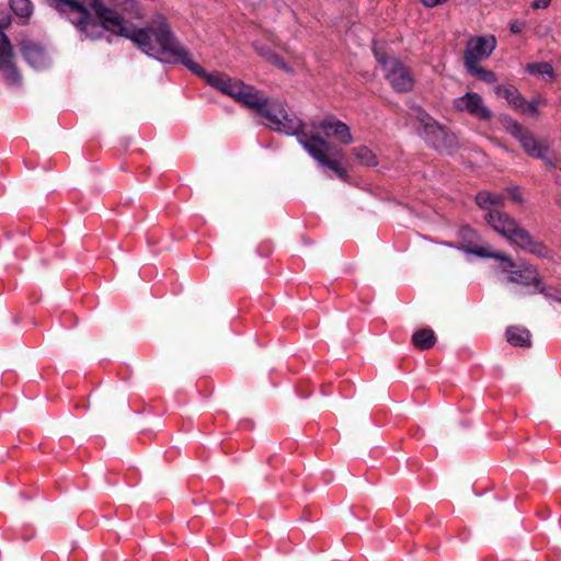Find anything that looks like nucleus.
Returning a JSON list of instances; mask_svg holds the SVG:
<instances>
[{"label": "nucleus", "mask_w": 561, "mask_h": 561, "mask_svg": "<svg viewBox=\"0 0 561 561\" xmlns=\"http://www.w3.org/2000/svg\"><path fill=\"white\" fill-rule=\"evenodd\" d=\"M54 7L70 14V21L87 38L98 39L104 31L118 34L134 42L145 54L156 58L159 50L158 33L169 26L165 20L144 28H129L124 18L101 0H51Z\"/></svg>", "instance_id": "1"}, {"label": "nucleus", "mask_w": 561, "mask_h": 561, "mask_svg": "<svg viewBox=\"0 0 561 561\" xmlns=\"http://www.w3.org/2000/svg\"><path fill=\"white\" fill-rule=\"evenodd\" d=\"M157 36L159 43V50L156 56L157 59L163 62L183 64L193 73L204 78L210 87L232 98L240 80L232 79L228 75L219 71L206 72L199 65L192 60L188 51L176 42L170 26H163Z\"/></svg>", "instance_id": "2"}, {"label": "nucleus", "mask_w": 561, "mask_h": 561, "mask_svg": "<svg viewBox=\"0 0 561 561\" xmlns=\"http://www.w3.org/2000/svg\"><path fill=\"white\" fill-rule=\"evenodd\" d=\"M485 220L494 231L506 238L511 243L534 255H547V247L536 240L528 230L523 228L508 214L502 210H490L485 215Z\"/></svg>", "instance_id": "3"}, {"label": "nucleus", "mask_w": 561, "mask_h": 561, "mask_svg": "<svg viewBox=\"0 0 561 561\" xmlns=\"http://www.w3.org/2000/svg\"><path fill=\"white\" fill-rule=\"evenodd\" d=\"M466 251L480 257H493L503 262L505 265L502 266V270L508 273L507 279L510 283L533 286L537 293L548 296L542 278L535 265L523 263L517 270H513L516 263L508 255L493 251L489 247H471L466 249Z\"/></svg>", "instance_id": "4"}, {"label": "nucleus", "mask_w": 561, "mask_h": 561, "mask_svg": "<svg viewBox=\"0 0 561 561\" xmlns=\"http://www.w3.org/2000/svg\"><path fill=\"white\" fill-rule=\"evenodd\" d=\"M378 62L385 72L392 89L398 93H408L413 90L415 80L411 70L394 57L375 53Z\"/></svg>", "instance_id": "5"}, {"label": "nucleus", "mask_w": 561, "mask_h": 561, "mask_svg": "<svg viewBox=\"0 0 561 561\" xmlns=\"http://www.w3.org/2000/svg\"><path fill=\"white\" fill-rule=\"evenodd\" d=\"M302 147L320 165L332 170L341 180H347V171L341 165L340 160L329 157V152L332 150L335 156H341V150L334 149L333 145L322 137L310 140L302 136Z\"/></svg>", "instance_id": "6"}, {"label": "nucleus", "mask_w": 561, "mask_h": 561, "mask_svg": "<svg viewBox=\"0 0 561 561\" xmlns=\"http://www.w3.org/2000/svg\"><path fill=\"white\" fill-rule=\"evenodd\" d=\"M507 131L515 137L524 151L531 158L541 159L549 167H554L553 161L547 157L549 144L547 140L537 139L528 129L514 119H510L506 125Z\"/></svg>", "instance_id": "7"}, {"label": "nucleus", "mask_w": 561, "mask_h": 561, "mask_svg": "<svg viewBox=\"0 0 561 561\" xmlns=\"http://www.w3.org/2000/svg\"><path fill=\"white\" fill-rule=\"evenodd\" d=\"M425 140L437 151L450 153L458 145L457 138L427 114L420 117Z\"/></svg>", "instance_id": "8"}, {"label": "nucleus", "mask_w": 561, "mask_h": 561, "mask_svg": "<svg viewBox=\"0 0 561 561\" xmlns=\"http://www.w3.org/2000/svg\"><path fill=\"white\" fill-rule=\"evenodd\" d=\"M454 106L459 112H466L480 121H490L492 111L485 105L482 96L476 92H467L454 100Z\"/></svg>", "instance_id": "9"}, {"label": "nucleus", "mask_w": 561, "mask_h": 561, "mask_svg": "<svg viewBox=\"0 0 561 561\" xmlns=\"http://www.w3.org/2000/svg\"><path fill=\"white\" fill-rule=\"evenodd\" d=\"M311 127L313 130H322L325 137H334L342 145L347 146L353 142V136L348 125L333 115L320 122H312Z\"/></svg>", "instance_id": "10"}, {"label": "nucleus", "mask_w": 561, "mask_h": 561, "mask_svg": "<svg viewBox=\"0 0 561 561\" xmlns=\"http://www.w3.org/2000/svg\"><path fill=\"white\" fill-rule=\"evenodd\" d=\"M495 47L496 39L493 35L471 37L465 50L463 61L465 64H474L486 59Z\"/></svg>", "instance_id": "11"}, {"label": "nucleus", "mask_w": 561, "mask_h": 561, "mask_svg": "<svg viewBox=\"0 0 561 561\" xmlns=\"http://www.w3.org/2000/svg\"><path fill=\"white\" fill-rule=\"evenodd\" d=\"M0 71L11 84H18L21 76L13 62V47L8 36L0 30Z\"/></svg>", "instance_id": "12"}, {"label": "nucleus", "mask_w": 561, "mask_h": 561, "mask_svg": "<svg viewBox=\"0 0 561 561\" xmlns=\"http://www.w3.org/2000/svg\"><path fill=\"white\" fill-rule=\"evenodd\" d=\"M232 99L257 114L268 98L253 85H249L240 81Z\"/></svg>", "instance_id": "13"}, {"label": "nucleus", "mask_w": 561, "mask_h": 561, "mask_svg": "<svg viewBox=\"0 0 561 561\" xmlns=\"http://www.w3.org/2000/svg\"><path fill=\"white\" fill-rule=\"evenodd\" d=\"M304 129H305V123L301 119H299L298 117L289 116L285 110L282 114V118L279 121V126L275 127L274 130L282 131L287 135L297 136V139L301 146H302V141H304L302 136L310 140L313 138H320L319 135L306 133Z\"/></svg>", "instance_id": "14"}, {"label": "nucleus", "mask_w": 561, "mask_h": 561, "mask_svg": "<svg viewBox=\"0 0 561 561\" xmlns=\"http://www.w3.org/2000/svg\"><path fill=\"white\" fill-rule=\"evenodd\" d=\"M21 49L25 60L33 68L42 69L47 66L48 57L41 46L34 43L23 42Z\"/></svg>", "instance_id": "15"}, {"label": "nucleus", "mask_w": 561, "mask_h": 561, "mask_svg": "<svg viewBox=\"0 0 561 561\" xmlns=\"http://www.w3.org/2000/svg\"><path fill=\"white\" fill-rule=\"evenodd\" d=\"M284 111L285 107L282 102L267 99L264 106H262L257 112V115L264 117L267 121L266 125L274 130L275 127L279 126V121Z\"/></svg>", "instance_id": "16"}, {"label": "nucleus", "mask_w": 561, "mask_h": 561, "mask_svg": "<svg viewBox=\"0 0 561 561\" xmlns=\"http://www.w3.org/2000/svg\"><path fill=\"white\" fill-rule=\"evenodd\" d=\"M495 94L504 98L508 104L520 113L526 112V99L514 85H497L495 88Z\"/></svg>", "instance_id": "17"}, {"label": "nucleus", "mask_w": 561, "mask_h": 561, "mask_svg": "<svg viewBox=\"0 0 561 561\" xmlns=\"http://www.w3.org/2000/svg\"><path fill=\"white\" fill-rule=\"evenodd\" d=\"M478 206L484 210H500L504 206L505 196L499 193L481 191L476 195Z\"/></svg>", "instance_id": "18"}, {"label": "nucleus", "mask_w": 561, "mask_h": 561, "mask_svg": "<svg viewBox=\"0 0 561 561\" xmlns=\"http://www.w3.org/2000/svg\"><path fill=\"white\" fill-rule=\"evenodd\" d=\"M506 340L513 346H530V333L527 329L510 327L506 330Z\"/></svg>", "instance_id": "19"}, {"label": "nucleus", "mask_w": 561, "mask_h": 561, "mask_svg": "<svg viewBox=\"0 0 561 561\" xmlns=\"http://www.w3.org/2000/svg\"><path fill=\"white\" fill-rule=\"evenodd\" d=\"M412 343L417 350L427 351L436 343L435 333L428 328L417 330L412 335Z\"/></svg>", "instance_id": "20"}, {"label": "nucleus", "mask_w": 561, "mask_h": 561, "mask_svg": "<svg viewBox=\"0 0 561 561\" xmlns=\"http://www.w3.org/2000/svg\"><path fill=\"white\" fill-rule=\"evenodd\" d=\"M353 153L364 165L376 167L378 164L377 156L366 146H358L354 148Z\"/></svg>", "instance_id": "21"}, {"label": "nucleus", "mask_w": 561, "mask_h": 561, "mask_svg": "<svg viewBox=\"0 0 561 561\" xmlns=\"http://www.w3.org/2000/svg\"><path fill=\"white\" fill-rule=\"evenodd\" d=\"M467 70L478 77L480 80L484 81V82H488V83H493L496 81V76L493 71H490L483 67H481L479 65V62H474V64H465Z\"/></svg>", "instance_id": "22"}, {"label": "nucleus", "mask_w": 561, "mask_h": 561, "mask_svg": "<svg viewBox=\"0 0 561 561\" xmlns=\"http://www.w3.org/2000/svg\"><path fill=\"white\" fill-rule=\"evenodd\" d=\"M10 7L18 16L25 19H27L33 11L30 0H10Z\"/></svg>", "instance_id": "23"}, {"label": "nucleus", "mask_w": 561, "mask_h": 561, "mask_svg": "<svg viewBox=\"0 0 561 561\" xmlns=\"http://www.w3.org/2000/svg\"><path fill=\"white\" fill-rule=\"evenodd\" d=\"M113 2L110 9L114 10L123 16L124 13H130L136 9V2L134 0H111Z\"/></svg>", "instance_id": "24"}, {"label": "nucleus", "mask_w": 561, "mask_h": 561, "mask_svg": "<svg viewBox=\"0 0 561 561\" xmlns=\"http://www.w3.org/2000/svg\"><path fill=\"white\" fill-rule=\"evenodd\" d=\"M260 55H262L266 61L275 65L279 69H283L285 71H289V67L287 64L275 53L271 51L270 49H259Z\"/></svg>", "instance_id": "25"}, {"label": "nucleus", "mask_w": 561, "mask_h": 561, "mask_svg": "<svg viewBox=\"0 0 561 561\" xmlns=\"http://www.w3.org/2000/svg\"><path fill=\"white\" fill-rule=\"evenodd\" d=\"M527 70L530 73H540V75H547L549 77H553V68L548 62H534L529 64L527 66Z\"/></svg>", "instance_id": "26"}, {"label": "nucleus", "mask_w": 561, "mask_h": 561, "mask_svg": "<svg viewBox=\"0 0 561 561\" xmlns=\"http://www.w3.org/2000/svg\"><path fill=\"white\" fill-rule=\"evenodd\" d=\"M525 113H530L533 115H537L538 114V101H531V102H527L526 101V112Z\"/></svg>", "instance_id": "27"}, {"label": "nucleus", "mask_w": 561, "mask_h": 561, "mask_svg": "<svg viewBox=\"0 0 561 561\" xmlns=\"http://www.w3.org/2000/svg\"><path fill=\"white\" fill-rule=\"evenodd\" d=\"M551 0H534L531 3V8L535 10L546 9L549 7Z\"/></svg>", "instance_id": "28"}, {"label": "nucleus", "mask_w": 561, "mask_h": 561, "mask_svg": "<svg viewBox=\"0 0 561 561\" xmlns=\"http://www.w3.org/2000/svg\"><path fill=\"white\" fill-rule=\"evenodd\" d=\"M420 1L426 8H434L438 4L446 2L447 0H420Z\"/></svg>", "instance_id": "29"}, {"label": "nucleus", "mask_w": 561, "mask_h": 561, "mask_svg": "<svg viewBox=\"0 0 561 561\" xmlns=\"http://www.w3.org/2000/svg\"><path fill=\"white\" fill-rule=\"evenodd\" d=\"M524 28V23H520V22H512L511 25H510V30L512 33L514 34H518L523 31Z\"/></svg>", "instance_id": "30"}, {"label": "nucleus", "mask_w": 561, "mask_h": 561, "mask_svg": "<svg viewBox=\"0 0 561 561\" xmlns=\"http://www.w3.org/2000/svg\"><path fill=\"white\" fill-rule=\"evenodd\" d=\"M510 194H511L512 199H513L515 203H523V201H524V199H523V196H522V194L519 193L518 188H513V190H511Z\"/></svg>", "instance_id": "31"}]
</instances>
